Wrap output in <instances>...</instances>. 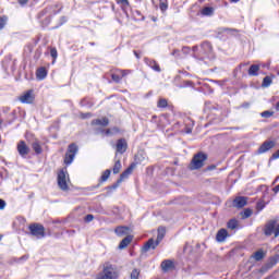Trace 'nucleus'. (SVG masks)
<instances>
[{"instance_id":"nucleus-4","label":"nucleus","mask_w":279,"mask_h":279,"mask_svg":"<svg viewBox=\"0 0 279 279\" xmlns=\"http://www.w3.org/2000/svg\"><path fill=\"white\" fill-rule=\"evenodd\" d=\"M206 160H208V155H206L205 153L199 151L195 154L190 163L191 171H197V169H202Z\"/></svg>"},{"instance_id":"nucleus-25","label":"nucleus","mask_w":279,"mask_h":279,"mask_svg":"<svg viewBox=\"0 0 279 279\" xmlns=\"http://www.w3.org/2000/svg\"><path fill=\"white\" fill-rule=\"evenodd\" d=\"M145 161V154L143 153H137L134 156V162H132L131 165H135V168L138 167V165H142Z\"/></svg>"},{"instance_id":"nucleus-39","label":"nucleus","mask_w":279,"mask_h":279,"mask_svg":"<svg viewBox=\"0 0 279 279\" xmlns=\"http://www.w3.org/2000/svg\"><path fill=\"white\" fill-rule=\"evenodd\" d=\"M5 25H8V16H1L0 17V32H1V29H3V27H5Z\"/></svg>"},{"instance_id":"nucleus-6","label":"nucleus","mask_w":279,"mask_h":279,"mask_svg":"<svg viewBox=\"0 0 279 279\" xmlns=\"http://www.w3.org/2000/svg\"><path fill=\"white\" fill-rule=\"evenodd\" d=\"M28 229L32 236H36L37 239H45L47 236L45 233V226L40 223H32L28 226Z\"/></svg>"},{"instance_id":"nucleus-33","label":"nucleus","mask_w":279,"mask_h":279,"mask_svg":"<svg viewBox=\"0 0 279 279\" xmlns=\"http://www.w3.org/2000/svg\"><path fill=\"white\" fill-rule=\"evenodd\" d=\"M229 230H236L238 226H239V220H236V218H232L228 221L227 223Z\"/></svg>"},{"instance_id":"nucleus-51","label":"nucleus","mask_w":279,"mask_h":279,"mask_svg":"<svg viewBox=\"0 0 279 279\" xmlns=\"http://www.w3.org/2000/svg\"><path fill=\"white\" fill-rule=\"evenodd\" d=\"M64 23H66V16H61L59 25H64Z\"/></svg>"},{"instance_id":"nucleus-22","label":"nucleus","mask_w":279,"mask_h":279,"mask_svg":"<svg viewBox=\"0 0 279 279\" xmlns=\"http://www.w3.org/2000/svg\"><path fill=\"white\" fill-rule=\"evenodd\" d=\"M134 236L133 235H126L119 244V250H125L128 245H130L133 241Z\"/></svg>"},{"instance_id":"nucleus-13","label":"nucleus","mask_w":279,"mask_h":279,"mask_svg":"<svg viewBox=\"0 0 279 279\" xmlns=\"http://www.w3.org/2000/svg\"><path fill=\"white\" fill-rule=\"evenodd\" d=\"M17 151L22 158H26L29 154V146L25 144V141H20L17 144Z\"/></svg>"},{"instance_id":"nucleus-43","label":"nucleus","mask_w":279,"mask_h":279,"mask_svg":"<svg viewBox=\"0 0 279 279\" xmlns=\"http://www.w3.org/2000/svg\"><path fill=\"white\" fill-rule=\"evenodd\" d=\"M93 219H95V216H93L92 214H88L85 216L84 221H85V223H90V221H93Z\"/></svg>"},{"instance_id":"nucleus-41","label":"nucleus","mask_w":279,"mask_h":279,"mask_svg":"<svg viewBox=\"0 0 279 279\" xmlns=\"http://www.w3.org/2000/svg\"><path fill=\"white\" fill-rule=\"evenodd\" d=\"M50 56H51V58H53V60H56L58 58V49L51 48Z\"/></svg>"},{"instance_id":"nucleus-45","label":"nucleus","mask_w":279,"mask_h":279,"mask_svg":"<svg viewBox=\"0 0 279 279\" xmlns=\"http://www.w3.org/2000/svg\"><path fill=\"white\" fill-rule=\"evenodd\" d=\"M120 184H121V182H119V179H118L116 183H113L111 186H108L107 189L114 191L116 189H119Z\"/></svg>"},{"instance_id":"nucleus-8","label":"nucleus","mask_w":279,"mask_h":279,"mask_svg":"<svg viewBox=\"0 0 279 279\" xmlns=\"http://www.w3.org/2000/svg\"><path fill=\"white\" fill-rule=\"evenodd\" d=\"M68 172L64 169H61L58 173V186L61 191H69V184L66 183Z\"/></svg>"},{"instance_id":"nucleus-12","label":"nucleus","mask_w":279,"mask_h":279,"mask_svg":"<svg viewBox=\"0 0 279 279\" xmlns=\"http://www.w3.org/2000/svg\"><path fill=\"white\" fill-rule=\"evenodd\" d=\"M20 101L22 104H34V89L25 92L21 97Z\"/></svg>"},{"instance_id":"nucleus-10","label":"nucleus","mask_w":279,"mask_h":279,"mask_svg":"<svg viewBox=\"0 0 279 279\" xmlns=\"http://www.w3.org/2000/svg\"><path fill=\"white\" fill-rule=\"evenodd\" d=\"M274 147H276V142L265 141L257 149V154H267V151H269V149H274Z\"/></svg>"},{"instance_id":"nucleus-49","label":"nucleus","mask_w":279,"mask_h":279,"mask_svg":"<svg viewBox=\"0 0 279 279\" xmlns=\"http://www.w3.org/2000/svg\"><path fill=\"white\" fill-rule=\"evenodd\" d=\"M5 208V201L0 198V210H3Z\"/></svg>"},{"instance_id":"nucleus-58","label":"nucleus","mask_w":279,"mask_h":279,"mask_svg":"<svg viewBox=\"0 0 279 279\" xmlns=\"http://www.w3.org/2000/svg\"><path fill=\"white\" fill-rule=\"evenodd\" d=\"M263 208H265V205H262L260 203L257 204V209L258 210H263Z\"/></svg>"},{"instance_id":"nucleus-44","label":"nucleus","mask_w":279,"mask_h":279,"mask_svg":"<svg viewBox=\"0 0 279 279\" xmlns=\"http://www.w3.org/2000/svg\"><path fill=\"white\" fill-rule=\"evenodd\" d=\"M111 78L116 82V84L121 82V75L119 74H111Z\"/></svg>"},{"instance_id":"nucleus-21","label":"nucleus","mask_w":279,"mask_h":279,"mask_svg":"<svg viewBox=\"0 0 279 279\" xmlns=\"http://www.w3.org/2000/svg\"><path fill=\"white\" fill-rule=\"evenodd\" d=\"M175 266L173 265V262L170 259H165L161 262V269L162 271H171V269H174Z\"/></svg>"},{"instance_id":"nucleus-26","label":"nucleus","mask_w":279,"mask_h":279,"mask_svg":"<svg viewBox=\"0 0 279 279\" xmlns=\"http://www.w3.org/2000/svg\"><path fill=\"white\" fill-rule=\"evenodd\" d=\"M258 71H260V65L252 64L248 69V75H251L252 77H257Z\"/></svg>"},{"instance_id":"nucleus-32","label":"nucleus","mask_w":279,"mask_h":279,"mask_svg":"<svg viewBox=\"0 0 279 279\" xmlns=\"http://www.w3.org/2000/svg\"><path fill=\"white\" fill-rule=\"evenodd\" d=\"M32 147L37 156L43 154V147L40 146V143L38 141L33 142Z\"/></svg>"},{"instance_id":"nucleus-18","label":"nucleus","mask_w":279,"mask_h":279,"mask_svg":"<svg viewBox=\"0 0 279 279\" xmlns=\"http://www.w3.org/2000/svg\"><path fill=\"white\" fill-rule=\"evenodd\" d=\"M110 173H112V170H110V169L105 170L99 179L100 183L93 186V189H99V186H101L102 182H108V178H110ZM93 189H92V191H93Z\"/></svg>"},{"instance_id":"nucleus-37","label":"nucleus","mask_w":279,"mask_h":279,"mask_svg":"<svg viewBox=\"0 0 279 279\" xmlns=\"http://www.w3.org/2000/svg\"><path fill=\"white\" fill-rule=\"evenodd\" d=\"M169 106V102L165 98H160L157 102V108H167Z\"/></svg>"},{"instance_id":"nucleus-9","label":"nucleus","mask_w":279,"mask_h":279,"mask_svg":"<svg viewBox=\"0 0 279 279\" xmlns=\"http://www.w3.org/2000/svg\"><path fill=\"white\" fill-rule=\"evenodd\" d=\"M279 263V255H275L272 257H270L268 259V263L265 264L262 268H260V272L265 274L266 271H269V269H271L272 267H275V265H278Z\"/></svg>"},{"instance_id":"nucleus-19","label":"nucleus","mask_w":279,"mask_h":279,"mask_svg":"<svg viewBox=\"0 0 279 279\" xmlns=\"http://www.w3.org/2000/svg\"><path fill=\"white\" fill-rule=\"evenodd\" d=\"M228 239V230L226 229H220L217 234H216V241L218 243H223Z\"/></svg>"},{"instance_id":"nucleus-48","label":"nucleus","mask_w":279,"mask_h":279,"mask_svg":"<svg viewBox=\"0 0 279 279\" xmlns=\"http://www.w3.org/2000/svg\"><path fill=\"white\" fill-rule=\"evenodd\" d=\"M120 73L122 77H125V75H130L132 72L130 70H121Z\"/></svg>"},{"instance_id":"nucleus-15","label":"nucleus","mask_w":279,"mask_h":279,"mask_svg":"<svg viewBox=\"0 0 279 279\" xmlns=\"http://www.w3.org/2000/svg\"><path fill=\"white\" fill-rule=\"evenodd\" d=\"M158 242L155 241L154 239H149L144 246L142 247L143 254L149 252V250H156L158 247Z\"/></svg>"},{"instance_id":"nucleus-35","label":"nucleus","mask_w":279,"mask_h":279,"mask_svg":"<svg viewBox=\"0 0 279 279\" xmlns=\"http://www.w3.org/2000/svg\"><path fill=\"white\" fill-rule=\"evenodd\" d=\"M252 214L253 211L250 208H246L242 213H240L242 219H250V217H252Z\"/></svg>"},{"instance_id":"nucleus-20","label":"nucleus","mask_w":279,"mask_h":279,"mask_svg":"<svg viewBox=\"0 0 279 279\" xmlns=\"http://www.w3.org/2000/svg\"><path fill=\"white\" fill-rule=\"evenodd\" d=\"M92 125H101L102 128H108V125H110V120L108 118L95 119L92 121Z\"/></svg>"},{"instance_id":"nucleus-57","label":"nucleus","mask_w":279,"mask_h":279,"mask_svg":"<svg viewBox=\"0 0 279 279\" xmlns=\"http://www.w3.org/2000/svg\"><path fill=\"white\" fill-rule=\"evenodd\" d=\"M29 258V255H23L20 260H27Z\"/></svg>"},{"instance_id":"nucleus-64","label":"nucleus","mask_w":279,"mask_h":279,"mask_svg":"<svg viewBox=\"0 0 279 279\" xmlns=\"http://www.w3.org/2000/svg\"><path fill=\"white\" fill-rule=\"evenodd\" d=\"M111 10L114 12V3H111Z\"/></svg>"},{"instance_id":"nucleus-16","label":"nucleus","mask_w":279,"mask_h":279,"mask_svg":"<svg viewBox=\"0 0 279 279\" xmlns=\"http://www.w3.org/2000/svg\"><path fill=\"white\" fill-rule=\"evenodd\" d=\"M144 62L147 66H149V69H153V71H156V73H160V71H162L158 62H156V60L154 59L144 58Z\"/></svg>"},{"instance_id":"nucleus-14","label":"nucleus","mask_w":279,"mask_h":279,"mask_svg":"<svg viewBox=\"0 0 279 279\" xmlns=\"http://www.w3.org/2000/svg\"><path fill=\"white\" fill-rule=\"evenodd\" d=\"M245 206H247V197L236 196L233 199V208H245Z\"/></svg>"},{"instance_id":"nucleus-62","label":"nucleus","mask_w":279,"mask_h":279,"mask_svg":"<svg viewBox=\"0 0 279 279\" xmlns=\"http://www.w3.org/2000/svg\"><path fill=\"white\" fill-rule=\"evenodd\" d=\"M85 101H86L85 99L81 100V106H86Z\"/></svg>"},{"instance_id":"nucleus-3","label":"nucleus","mask_w":279,"mask_h":279,"mask_svg":"<svg viewBox=\"0 0 279 279\" xmlns=\"http://www.w3.org/2000/svg\"><path fill=\"white\" fill-rule=\"evenodd\" d=\"M96 279H119V270H117V266L112 264H106L104 269Z\"/></svg>"},{"instance_id":"nucleus-60","label":"nucleus","mask_w":279,"mask_h":279,"mask_svg":"<svg viewBox=\"0 0 279 279\" xmlns=\"http://www.w3.org/2000/svg\"><path fill=\"white\" fill-rule=\"evenodd\" d=\"M248 107H250V102L242 104V108H248Z\"/></svg>"},{"instance_id":"nucleus-52","label":"nucleus","mask_w":279,"mask_h":279,"mask_svg":"<svg viewBox=\"0 0 279 279\" xmlns=\"http://www.w3.org/2000/svg\"><path fill=\"white\" fill-rule=\"evenodd\" d=\"M29 0H19L20 5H27Z\"/></svg>"},{"instance_id":"nucleus-40","label":"nucleus","mask_w":279,"mask_h":279,"mask_svg":"<svg viewBox=\"0 0 279 279\" xmlns=\"http://www.w3.org/2000/svg\"><path fill=\"white\" fill-rule=\"evenodd\" d=\"M260 117H263V119H269L270 117H274V112L264 111V112L260 113Z\"/></svg>"},{"instance_id":"nucleus-36","label":"nucleus","mask_w":279,"mask_h":279,"mask_svg":"<svg viewBox=\"0 0 279 279\" xmlns=\"http://www.w3.org/2000/svg\"><path fill=\"white\" fill-rule=\"evenodd\" d=\"M121 167H122L121 166V160L118 159L114 162V166H113V169H112L114 175H117V173H119L121 171Z\"/></svg>"},{"instance_id":"nucleus-42","label":"nucleus","mask_w":279,"mask_h":279,"mask_svg":"<svg viewBox=\"0 0 279 279\" xmlns=\"http://www.w3.org/2000/svg\"><path fill=\"white\" fill-rule=\"evenodd\" d=\"M168 8H169V5L167 4V2L159 3V9L161 10V12H167Z\"/></svg>"},{"instance_id":"nucleus-1","label":"nucleus","mask_w":279,"mask_h":279,"mask_svg":"<svg viewBox=\"0 0 279 279\" xmlns=\"http://www.w3.org/2000/svg\"><path fill=\"white\" fill-rule=\"evenodd\" d=\"M56 8H58V4L48 5L37 14V19L41 23L43 27H48L51 24L52 16L60 14L62 11V8H60L58 11H56Z\"/></svg>"},{"instance_id":"nucleus-54","label":"nucleus","mask_w":279,"mask_h":279,"mask_svg":"<svg viewBox=\"0 0 279 279\" xmlns=\"http://www.w3.org/2000/svg\"><path fill=\"white\" fill-rule=\"evenodd\" d=\"M274 193L275 194H278L279 193V184L276 185L274 189H272Z\"/></svg>"},{"instance_id":"nucleus-29","label":"nucleus","mask_w":279,"mask_h":279,"mask_svg":"<svg viewBox=\"0 0 279 279\" xmlns=\"http://www.w3.org/2000/svg\"><path fill=\"white\" fill-rule=\"evenodd\" d=\"M274 84V75L272 76H265L262 82V88H269Z\"/></svg>"},{"instance_id":"nucleus-47","label":"nucleus","mask_w":279,"mask_h":279,"mask_svg":"<svg viewBox=\"0 0 279 279\" xmlns=\"http://www.w3.org/2000/svg\"><path fill=\"white\" fill-rule=\"evenodd\" d=\"M182 51H183V53L189 54V53H191V47L184 46V47L182 48Z\"/></svg>"},{"instance_id":"nucleus-23","label":"nucleus","mask_w":279,"mask_h":279,"mask_svg":"<svg viewBox=\"0 0 279 279\" xmlns=\"http://www.w3.org/2000/svg\"><path fill=\"white\" fill-rule=\"evenodd\" d=\"M47 77V68L41 66L36 71V78L43 82Z\"/></svg>"},{"instance_id":"nucleus-38","label":"nucleus","mask_w":279,"mask_h":279,"mask_svg":"<svg viewBox=\"0 0 279 279\" xmlns=\"http://www.w3.org/2000/svg\"><path fill=\"white\" fill-rule=\"evenodd\" d=\"M140 276H141V270L135 268V269L132 270V272L130 275V278L131 279H138Z\"/></svg>"},{"instance_id":"nucleus-61","label":"nucleus","mask_w":279,"mask_h":279,"mask_svg":"<svg viewBox=\"0 0 279 279\" xmlns=\"http://www.w3.org/2000/svg\"><path fill=\"white\" fill-rule=\"evenodd\" d=\"M3 129V119L0 118V130Z\"/></svg>"},{"instance_id":"nucleus-63","label":"nucleus","mask_w":279,"mask_h":279,"mask_svg":"<svg viewBox=\"0 0 279 279\" xmlns=\"http://www.w3.org/2000/svg\"><path fill=\"white\" fill-rule=\"evenodd\" d=\"M279 180V175L275 179V181L272 182V184H276V182H278Z\"/></svg>"},{"instance_id":"nucleus-56","label":"nucleus","mask_w":279,"mask_h":279,"mask_svg":"<svg viewBox=\"0 0 279 279\" xmlns=\"http://www.w3.org/2000/svg\"><path fill=\"white\" fill-rule=\"evenodd\" d=\"M2 112H4V114H8V112H10V107H4Z\"/></svg>"},{"instance_id":"nucleus-7","label":"nucleus","mask_w":279,"mask_h":279,"mask_svg":"<svg viewBox=\"0 0 279 279\" xmlns=\"http://www.w3.org/2000/svg\"><path fill=\"white\" fill-rule=\"evenodd\" d=\"M80 151V147L75 143H72L68 147V153L65 154L64 162L71 165L75 160V155Z\"/></svg>"},{"instance_id":"nucleus-46","label":"nucleus","mask_w":279,"mask_h":279,"mask_svg":"<svg viewBox=\"0 0 279 279\" xmlns=\"http://www.w3.org/2000/svg\"><path fill=\"white\" fill-rule=\"evenodd\" d=\"M120 132H121V129H119L118 126L111 128V134H112V136H114V134H119Z\"/></svg>"},{"instance_id":"nucleus-5","label":"nucleus","mask_w":279,"mask_h":279,"mask_svg":"<svg viewBox=\"0 0 279 279\" xmlns=\"http://www.w3.org/2000/svg\"><path fill=\"white\" fill-rule=\"evenodd\" d=\"M264 234L265 236L275 235V239L279 236V223L277 219L268 220L264 227Z\"/></svg>"},{"instance_id":"nucleus-31","label":"nucleus","mask_w":279,"mask_h":279,"mask_svg":"<svg viewBox=\"0 0 279 279\" xmlns=\"http://www.w3.org/2000/svg\"><path fill=\"white\" fill-rule=\"evenodd\" d=\"M253 258L258 263L265 258V251L258 250L253 254Z\"/></svg>"},{"instance_id":"nucleus-50","label":"nucleus","mask_w":279,"mask_h":279,"mask_svg":"<svg viewBox=\"0 0 279 279\" xmlns=\"http://www.w3.org/2000/svg\"><path fill=\"white\" fill-rule=\"evenodd\" d=\"M102 132H105L106 136H112V131H111V129H107V130H105V131H102Z\"/></svg>"},{"instance_id":"nucleus-28","label":"nucleus","mask_w":279,"mask_h":279,"mask_svg":"<svg viewBox=\"0 0 279 279\" xmlns=\"http://www.w3.org/2000/svg\"><path fill=\"white\" fill-rule=\"evenodd\" d=\"M116 1H117V3L122 4L121 10L125 14V16L129 17L130 15L128 14V8H130V1H128V0H116Z\"/></svg>"},{"instance_id":"nucleus-30","label":"nucleus","mask_w":279,"mask_h":279,"mask_svg":"<svg viewBox=\"0 0 279 279\" xmlns=\"http://www.w3.org/2000/svg\"><path fill=\"white\" fill-rule=\"evenodd\" d=\"M14 121H16V110H13L11 113H9L7 122L4 123V128L12 125Z\"/></svg>"},{"instance_id":"nucleus-55","label":"nucleus","mask_w":279,"mask_h":279,"mask_svg":"<svg viewBox=\"0 0 279 279\" xmlns=\"http://www.w3.org/2000/svg\"><path fill=\"white\" fill-rule=\"evenodd\" d=\"M133 53L137 60H141V54H138V51L134 50Z\"/></svg>"},{"instance_id":"nucleus-27","label":"nucleus","mask_w":279,"mask_h":279,"mask_svg":"<svg viewBox=\"0 0 279 279\" xmlns=\"http://www.w3.org/2000/svg\"><path fill=\"white\" fill-rule=\"evenodd\" d=\"M165 234H167V229L165 227L158 228L157 239L155 240L159 245L162 239H165Z\"/></svg>"},{"instance_id":"nucleus-11","label":"nucleus","mask_w":279,"mask_h":279,"mask_svg":"<svg viewBox=\"0 0 279 279\" xmlns=\"http://www.w3.org/2000/svg\"><path fill=\"white\" fill-rule=\"evenodd\" d=\"M117 154H125L128 151V141L125 138H120L116 144Z\"/></svg>"},{"instance_id":"nucleus-17","label":"nucleus","mask_w":279,"mask_h":279,"mask_svg":"<svg viewBox=\"0 0 279 279\" xmlns=\"http://www.w3.org/2000/svg\"><path fill=\"white\" fill-rule=\"evenodd\" d=\"M135 169V165L131 163L130 167L120 174L119 182H123L125 179L130 178Z\"/></svg>"},{"instance_id":"nucleus-2","label":"nucleus","mask_w":279,"mask_h":279,"mask_svg":"<svg viewBox=\"0 0 279 279\" xmlns=\"http://www.w3.org/2000/svg\"><path fill=\"white\" fill-rule=\"evenodd\" d=\"M192 56L196 60H206V58H210V56H213V45H210L208 41H204L201 44V47H192Z\"/></svg>"},{"instance_id":"nucleus-53","label":"nucleus","mask_w":279,"mask_h":279,"mask_svg":"<svg viewBox=\"0 0 279 279\" xmlns=\"http://www.w3.org/2000/svg\"><path fill=\"white\" fill-rule=\"evenodd\" d=\"M214 169H217V166L211 165L207 167V171H214Z\"/></svg>"},{"instance_id":"nucleus-34","label":"nucleus","mask_w":279,"mask_h":279,"mask_svg":"<svg viewBox=\"0 0 279 279\" xmlns=\"http://www.w3.org/2000/svg\"><path fill=\"white\" fill-rule=\"evenodd\" d=\"M214 12H215V9H213V7H205L201 11V14H203V16H213Z\"/></svg>"},{"instance_id":"nucleus-24","label":"nucleus","mask_w":279,"mask_h":279,"mask_svg":"<svg viewBox=\"0 0 279 279\" xmlns=\"http://www.w3.org/2000/svg\"><path fill=\"white\" fill-rule=\"evenodd\" d=\"M114 232L117 236H125V234L130 232V227H123V226L117 227L114 229Z\"/></svg>"},{"instance_id":"nucleus-59","label":"nucleus","mask_w":279,"mask_h":279,"mask_svg":"<svg viewBox=\"0 0 279 279\" xmlns=\"http://www.w3.org/2000/svg\"><path fill=\"white\" fill-rule=\"evenodd\" d=\"M88 117H92L90 113H83V119H88Z\"/></svg>"}]
</instances>
